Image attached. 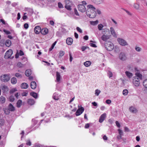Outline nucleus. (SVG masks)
<instances>
[{
    "label": "nucleus",
    "instance_id": "obj_1",
    "mask_svg": "<svg viewBox=\"0 0 147 147\" xmlns=\"http://www.w3.org/2000/svg\"><path fill=\"white\" fill-rule=\"evenodd\" d=\"M87 7L88 8L86 12L87 16L90 18H94L96 16V13L94 11L95 7L92 5H88Z\"/></svg>",
    "mask_w": 147,
    "mask_h": 147
},
{
    "label": "nucleus",
    "instance_id": "obj_2",
    "mask_svg": "<svg viewBox=\"0 0 147 147\" xmlns=\"http://www.w3.org/2000/svg\"><path fill=\"white\" fill-rule=\"evenodd\" d=\"M104 45L106 49L109 51H111L114 48L113 44L110 41L105 42Z\"/></svg>",
    "mask_w": 147,
    "mask_h": 147
},
{
    "label": "nucleus",
    "instance_id": "obj_3",
    "mask_svg": "<svg viewBox=\"0 0 147 147\" xmlns=\"http://www.w3.org/2000/svg\"><path fill=\"white\" fill-rule=\"evenodd\" d=\"M10 75L9 74L2 75L0 77V80L4 82H7L10 80Z\"/></svg>",
    "mask_w": 147,
    "mask_h": 147
},
{
    "label": "nucleus",
    "instance_id": "obj_4",
    "mask_svg": "<svg viewBox=\"0 0 147 147\" xmlns=\"http://www.w3.org/2000/svg\"><path fill=\"white\" fill-rule=\"evenodd\" d=\"M140 76L142 77V75L140 74H139L138 76H135L132 82L135 86L138 87L139 86L140 83V80L139 78H140Z\"/></svg>",
    "mask_w": 147,
    "mask_h": 147
},
{
    "label": "nucleus",
    "instance_id": "obj_5",
    "mask_svg": "<svg viewBox=\"0 0 147 147\" xmlns=\"http://www.w3.org/2000/svg\"><path fill=\"white\" fill-rule=\"evenodd\" d=\"M65 8L68 10H71V7L73 5L72 2L70 0H65Z\"/></svg>",
    "mask_w": 147,
    "mask_h": 147
},
{
    "label": "nucleus",
    "instance_id": "obj_6",
    "mask_svg": "<svg viewBox=\"0 0 147 147\" xmlns=\"http://www.w3.org/2000/svg\"><path fill=\"white\" fill-rule=\"evenodd\" d=\"M13 53V51L11 49H10L8 50L5 53L4 55V58L5 59L9 58L12 55Z\"/></svg>",
    "mask_w": 147,
    "mask_h": 147
},
{
    "label": "nucleus",
    "instance_id": "obj_7",
    "mask_svg": "<svg viewBox=\"0 0 147 147\" xmlns=\"http://www.w3.org/2000/svg\"><path fill=\"white\" fill-rule=\"evenodd\" d=\"M119 59L122 61H125L127 59L126 54L123 52L119 54Z\"/></svg>",
    "mask_w": 147,
    "mask_h": 147
},
{
    "label": "nucleus",
    "instance_id": "obj_8",
    "mask_svg": "<svg viewBox=\"0 0 147 147\" xmlns=\"http://www.w3.org/2000/svg\"><path fill=\"white\" fill-rule=\"evenodd\" d=\"M78 9L79 11L82 12H84L86 11V8L83 4H79L78 5Z\"/></svg>",
    "mask_w": 147,
    "mask_h": 147
},
{
    "label": "nucleus",
    "instance_id": "obj_9",
    "mask_svg": "<svg viewBox=\"0 0 147 147\" xmlns=\"http://www.w3.org/2000/svg\"><path fill=\"white\" fill-rule=\"evenodd\" d=\"M91 2L93 4L99 5L102 4L104 2V0H90Z\"/></svg>",
    "mask_w": 147,
    "mask_h": 147
},
{
    "label": "nucleus",
    "instance_id": "obj_10",
    "mask_svg": "<svg viewBox=\"0 0 147 147\" xmlns=\"http://www.w3.org/2000/svg\"><path fill=\"white\" fill-rule=\"evenodd\" d=\"M78 109L77 111L76 115V116H79L82 114L84 111V109L81 107L80 108H79V106H78Z\"/></svg>",
    "mask_w": 147,
    "mask_h": 147
},
{
    "label": "nucleus",
    "instance_id": "obj_11",
    "mask_svg": "<svg viewBox=\"0 0 147 147\" xmlns=\"http://www.w3.org/2000/svg\"><path fill=\"white\" fill-rule=\"evenodd\" d=\"M117 40L118 41L120 45L123 46L127 45H128V44L127 42L124 39L121 38H118Z\"/></svg>",
    "mask_w": 147,
    "mask_h": 147
},
{
    "label": "nucleus",
    "instance_id": "obj_12",
    "mask_svg": "<svg viewBox=\"0 0 147 147\" xmlns=\"http://www.w3.org/2000/svg\"><path fill=\"white\" fill-rule=\"evenodd\" d=\"M110 36L107 34L103 35L101 37V39L104 41H108L107 40L110 38Z\"/></svg>",
    "mask_w": 147,
    "mask_h": 147
},
{
    "label": "nucleus",
    "instance_id": "obj_13",
    "mask_svg": "<svg viewBox=\"0 0 147 147\" xmlns=\"http://www.w3.org/2000/svg\"><path fill=\"white\" fill-rule=\"evenodd\" d=\"M106 117V114L104 113L102 115L99 119V121L100 123H102L105 119Z\"/></svg>",
    "mask_w": 147,
    "mask_h": 147
},
{
    "label": "nucleus",
    "instance_id": "obj_14",
    "mask_svg": "<svg viewBox=\"0 0 147 147\" xmlns=\"http://www.w3.org/2000/svg\"><path fill=\"white\" fill-rule=\"evenodd\" d=\"M41 30L40 27L38 26H36L34 28V31L36 34H38L40 32H41Z\"/></svg>",
    "mask_w": 147,
    "mask_h": 147
},
{
    "label": "nucleus",
    "instance_id": "obj_15",
    "mask_svg": "<svg viewBox=\"0 0 147 147\" xmlns=\"http://www.w3.org/2000/svg\"><path fill=\"white\" fill-rule=\"evenodd\" d=\"M73 42V39L72 38H68L66 40L67 44L69 45H71Z\"/></svg>",
    "mask_w": 147,
    "mask_h": 147
},
{
    "label": "nucleus",
    "instance_id": "obj_16",
    "mask_svg": "<svg viewBox=\"0 0 147 147\" xmlns=\"http://www.w3.org/2000/svg\"><path fill=\"white\" fill-rule=\"evenodd\" d=\"M48 32V30L47 28H43L41 30V33L42 34H46Z\"/></svg>",
    "mask_w": 147,
    "mask_h": 147
},
{
    "label": "nucleus",
    "instance_id": "obj_17",
    "mask_svg": "<svg viewBox=\"0 0 147 147\" xmlns=\"http://www.w3.org/2000/svg\"><path fill=\"white\" fill-rule=\"evenodd\" d=\"M30 87L32 89H35L36 87V82L34 81L32 82L30 84Z\"/></svg>",
    "mask_w": 147,
    "mask_h": 147
},
{
    "label": "nucleus",
    "instance_id": "obj_18",
    "mask_svg": "<svg viewBox=\"0 0 147 147\" xmlns=\"http://www.w3.org/2000/svg\"><path fill=\"white\" fill-rule=\"evenodd\" d=\"M102 33L103 35L107 34V33H110V30L109 29L107 28H104L102 30Z\"/></svg>",
    "mask_w": 147,
    "mask_h": 147
},
{
    "label": "nucleus",
    "instance_id": "obj_19",
    "mask_svg": "<svg viewBox=\"0 0 147 147\" xmlns=\"http://www.w3.org/2000/svg\"><path fill=\"white\" fill-rule=\"evenodd\" d=\"M130 111L132 113H136L137 112V110L133 107H131L129 108Z\"/></svg>",
    "mask_w": 147,
    "mask_h": 147
},
{
    "label": "nucleus",
    "instance_id": "obj_20",
    "mask_svg": "<svg viewBox=\"0 0 147 147\" xmlns=\"http://www.w3.org/2000/svg\"><path fill=\"white\" fill-rule=\"evenodd\" d=\"M110 30L111 32V34L115 37H117L116 34L115 32L113 27H111L110 28Z\"/></svg>",
    "mask_w": 147,
    "mask_h": 147
},
{
    "label": "nucleus",
    "instance_id": "obj_21",
    "mask_svg": "<svg viewBox=\"0 0 147 147\" xmlns=\"http://www.w3.org/2000/svg\"><path fill=\"white\" fill-rule=\"evenodd\" d=\"M28 86V85L26 83H23L21 85V87L23 89H26Z\"/></svg>",
    "mask_w": 147,
    "mask_h": 147
},
{
    "label": "nucleus",
    "instance_id": "obj_22",
    "mask_svg": "<svg viewBox=\"0 0 147 147\" xmlns=\"http://www.w3.org/2000/svg\"><path fill=\"white\" fill-rule=\"evenodd\" d=\"M28 103L30 105H32L35 103V101L33 99H28Z\"/></svg>",
    "mask_w": 147,
    "mask_h": 147
},
{
    "label": "nucleus",
    "instance_id": "obj_23",
    "mask_svg": "<svg viewBox=\"0 0 147 147\" xmlns=\"http://www.w3.org/2000/svg\"><path fill=\"white\" fill-rule=\"evenodd\" d=\"M10 111H13L15 110V108L14 106L11 103H10L8 106V109Z\"/></svg>",
    "mask_w": 147,
    "mask_h": 147
},
{
    "label": "nucleus",
    "instance_id": "obj_24",
    "mask_svg": "<svg viewBox=\"0 0 147 147\" xmlns=\"http://www.w3.org/2000/svg\"><path fill=\"white\" fill-rule=\"evenodd\" d=\"M56 80L57 82H59L60 80L61 76L58 72H56Z\"/></svg>",
    "mask_w": 147,
    "mask_h": 147
},
{
    "label": "nucleus",
    "instance_id": "obj_25",
    "mask_svg": "<svg viewBox=\"0 0 147 147\" xmlns=\"http://www.w3.org/2000/svg\"><path fill=\"white\" fill-rule=\"evenodd\" d=\"M31 74V70L30 69L26 70L25 72V74L27 76H29Z\"/></svg>",
    "mask_w": 147,
    "mask_h": 147
},
{
    "label": "nucleus",
    "instance_id": "obj_26",
    "mask_svg": "<svg viewBox=\"0 0 147 147\" xmlns=\"http://www.w3.org/2000/svg\"><path fill=\"white\" fill-rule=\"evenodd\" d=\"M30 95L32 96L35 98H37L38 97V95L37 94L34 92H32L30 93Z\"/></svg>",
    "mask_w": 147,
    "mask_h": 147
},
{
    "label": "nucleus",
    "instance_id": "obj_27",
    "mask_svg": "<svg viewBox=\"0 0 147 147\" xmlns=\"http://www.w3.org/2000/svg\"><path fill=\"white\" fill-rule=\"evenodd\" d=\"M11 83L13 84H16L17 82V80L16 78L13 77L12 78L11 80Z\"/></svg>",
    "mask_w": 147,
    "mask_h": 147
},
{
    "label": "nucleus",
    "instance_id": "obj_28",
    "mask_svg": "<svg viewBox=\"0 0 147 147\" xmlns=\"http://www.w3.org/2000/svg\"><path fill=\"white\" fill-rule=\"evenodd\" d=\"M11 41L9 39L6 40L5 42V45L7 47H9L11 44Z\"/></svg>",
    "mask_w": 147,
    "mask_h": 147
},
{
    "label": "nucleus",
    "instance_id": "obj_29",
    "mask_svg": "<svg viewBox=\"0 0 147 147\" xmlns=\"http://www.w3.org/2000/svg\"><path fill=\"white\" fill-rule=\"evenodd\" d=\"M22 100H18L16 104L17 107L18 108L20 107L22 105Z\"/></svg>",
    "mask_w": 147,
    "mask_h": 147
},
{
    "label": "nucleus",
    "instance_id": "obj_30",
    "mask_svg": "<svg viewBox=\"0 0 147 147\" xmlns=\"http://www.w3.org/2000/svg\"><path fill=\"white\" fill-rule=\"evenodd\" d=\"M126 76L129 78H131L132 76V74L128 71H126L125 72Z\"/></svg>",
    "mask_w": 147,
    "mask_h": 147
},
{
    "label": "nucleus",
    "instance_id": "obj_31",
    "mask_svg": "<svg viewBox=\"0 0 147 147\" xmlns=\"http://www.w3.org/2000/svg\"><path fill=\"white\" fill-rule=\"evenodd\" d=\"M91 62L89 61H87L84 63V65L87 67L91 65Z\"/></svg>",
    "mask_w": 147,
    "mask_h": 147
},
{
    "label": "nucleus",
    "instance_id": "obj_32",
    "mask_svg": "<svg viewBox=\"0 0 147 147\" xmlns=\"http://www.w3.org/2000/svg\"><path fill=\"white\" fill-rule=\"evenodd\" d=\"M143 85L146 88H147V79L143 80Z\"/></svg>",
    "mask_w": 147,
    "mask_h": 147
},
{
    "label": "nucleus",
    "instance_id": "obj_33",
    "mask_svg": "<svg viewBox=\"0 0 147 147\" xmlns=\"http://www.w3.org/2000/svg\"><path fill=\"white\" fill-rule=\"evenodd\" d=\"M90 24L93 26L97 25L98 23V21L96 20L95 21H91L90 22Z\"/></svg>",
    "mask_w": 147,
    "mask_h": 147
},
{
    "label": "nucleus",
    "instance_id": "obj_34",
    "mask_svg": "<svg viewBox=\"0 0 147 147\" xmlns=\"http://www.w3.org/2000/svg\"><path fill=\"white\" fill-rule=\"evenodd\" d=\"M5 98L3 96H1L0 97V102L1 103H4L5 102Z\"/></svg>",
    "mask_w": 147,
    "mask_h": 147
},
{
    "label": "nucleus",
    "instance_id": "obj_35",
    "mask_svg": "<svg viewBox=\"0 0 147 147\" xmlns=\"http://www.w3.org/2000/svg\"><path fill=\"white\" fill-rule=\"evenodd\" d=\"M103 27L104 26L101 24H98V28L99 30H102Z\"/></svg>",
    "mask_w": 147,
    "mask_h": 147
},
{
    "label": "nucleus",
    "instance_id": "obj_36",
    "mask_svg": "<svg viewBox=\"0 0 147 147\" xmlns=\"http://www.w3.org/2000/svg\"><path fill=\"white\" fill-rule=\"evenodd\" d=\"M53 98L55 100H58L59 98L58 96V94L56 93H54L53 96Z\"/></svg>",
    "mask_w": 147,
    "mask_h": 147
},
{
    "label": "nucleus",
    "instance_id": "obj_37",
    "mask_svg": "<svg viewBox=\"0 0 147 147\" xmlns=\"http://www.w3.org/2000/svg\"><path fill=\"white\" fill-rule=\"evenodd\" d=\"M5 123V120L3 119H0V126H3Z\"/></svg>",
    "mask_w": 147,
    "mask_h": 147
},
{
    "label": "nucleus",
    "instance_id": "obj_38",
    "mask_svg": "<svg viewBox=\"0 0 147 147\" xmlns=\"http://www.w3.org/2000/svg\"><path fill=\"white\" fill-rule=\"evenodd\" d=\"M65 54L64 52L63 51H60L59 53V57H61L63 56Z\"/></svg>",
    "mask_w": 147,
    "mask_h": 147
},
{
    "label": "nucleus",
    "instance_id": "obj_39",
    "mask_svg": "<svg viewBox=\"0 0 147 147\" xmlns=\"http://www.w3.org/2000/svg\"><path fill=\"white\" fill-rule=\"evenodd\" d=\"M8 87L7 86L5 85H3L2 86V89L4 91H7L8 90Z\"/></svg>",
    "mask_w": 147,
    "mask_h": 147
},
{
    "label": "nucleus",
    "instance_id": "obj_40",
    "mask_svg": "<svg viewBox=\"0 0 147 147\" xmlns=\"http://www.w3.org/2000/svg\"><path fill=\"white\" fill-rule=\"evenodd\" d=\"M57 43V41H55L52 45L51 47L49 49V51H51L54 47L55 46Z\"/></svg>",
    "mask_w": 147,
    "mask_h": 147
},
{
    "label": "nucleus",
    "instance_id": "obj_41",
    "mask_svg": "<svg viewBox=\"0 0 147 147\" xmlns=\"http://www.w3.org/2000/svg\"><path fill=\"white\" fill-rule=\"evenodd\" d=\"M15 76L19 78H21L22 77V76L21 74L19 73H16L15 74Z\"/></svg>",
    "mask_w": 147,
    "mask_h": 147
},
{
    "label": "nucleus",
    "instance_id": "obj_42",
    "mask_svg": "<svg viewBox=\"0 0 147 147\" xmlns=\"http://www.w3.org/2000/svg\"><path fill=\"white\" fill-rule=\"evenodd\" d=\"M9 99L10 102H13L14 100H15L14 96L11 95L10 96Z\"/></svg>",
    "mask_w": 147,
    "mask_h": 147
},
{
    "label": "nucleus",
    "instance_id": "obj_43",
    "mask_svg": "<svg viewBox=\"0 0 147 147\" xmlns=\"http://www.w3.org/2000/svg\"><path fill=\"white\" fill-rule=\"evenodd\" d=\"M10 111L8 109H5L4 110L5 113L7 115H8L10 113Z\"/></svg>",
    "mask_w": 147,
    "mask_h": 147
},
{
    "label": "nucleus",
    "instance_id": "obj_44",
    "mask_svg": "<svg viewBox=\"0 0 147 147\" xmlns=\"http://www.w3.org/2000/svg\"><path fill=\"white\" fill-rule=\"evenodd\" d=\"M107 75L109 78H110L112 77L113 74L110 71H109L107 72Z\"/></svg>",
    "mask_w": 147,
    "mask_h": 147
},
{
    "label": "nucleus",
    "instance_id": "obj_45",
    "mask_svg": "<svg viewBox=\"0 0 147 147\" xmlns=\"http://www.w3.org/2000/svg\"><path fill=\"white\" fill-rule=\"evenodd\" d=\"M128 91L127 89H125L123 91V94L124 95H126L127 94Z\"/></svg>",
    "mask_w": 147,
    "mask_h": 147
},
{
    "label": "nucleus",
    "instance_id": "obj_46",
    "mask_svg": "<svg viewBox=\"0 0 147 147\" xmlns=\"http://www.w3.org/2000/svg\"><path fill=\"white\" fill-rule=\"evenodd\" d=\"M134 7L135 8L138 9L139 8V6L137 3H134Z\"/></svg>",
    "mask_w": 147,
    "mask_h": 147
},
{
    "label": "nucleus",
    "instance_id": "obj_47",
    "mask_svg": "<svg viewBox=\"0 0 147 147\" xmlns=\"http://www.w3.org/2000/svg\"><path fill=\"white\" fill-rule=\"evenodd\" d=\"M17 66L19 67H21L23 66V65L21 63L18 62L17 63Z\"/></svg>",
    "mask_w": 147,
    "mask_h": 147
},
{
    "label": "nucleus",
    "instance_id": "obj_48",
    "mask_svg": "<svg viewBox=\"0 0 147 147\" xmlns=\"http://www.w3.org/2000/svg\"><path fill=\"white\" fill-rule=\"evenodd\" d=\"M100 90L98 89L96 90H95V94L96 96H98L100 93Z\"/></svg>",
    "mask_w": 147,
    "mask_h": 147
},
{
    "label": "nucleus",
    "instance_id": "obj_49",
    "mask_svg": "<svg viewBox=\"0 0 147 147\" xmlns=\"http://www.w3.org/2000/svg\"><path fill=\"white\" fill-rule=\"evenodd\" d=\"M58 7L59 8H62L63 7V5L60 2H59L58 3Z\"/></svg>",
    "mask_w": 147,
    "mask_h": 147
},
{
    "label": "nucleus",
    "instance_id": "obj_50",
    "mask_svg": "<svg viewBox=\"0 0 147 147\" xmlns=\"http://www.w3.org/2000/svg\"><path fill=\"white\" fill-rule=\"evenodd\" d=\"M16 91H17V90L15 88L12 89L10 90V93L11 94H13Z\"/></svg>",
    "mask_w": 147,
    "mask_h": 147
},
{
    "label": "nucleus",
    "instance_id": "obj_51",
    "mask_svg": "<svg viewBox=\"0 0 147 147\" xmlns=\"http://www.w3.org/2000/svg\"><path fill=\"white\" fill-rule=\"evenodd\" d=\"M26 144L27 145L31 146V143L30 140H28L26 141Z\"/></svg>",
    "mask_w": 147,
    "mask_h": 147
},
{
    "label": "nucleus",
    "instance_id": "obj_52",
    "mask_svg": "<svg viewBox=\"0 0 147 147\" xmlns=\"http://www.w3.org/2000/svg\"><path fill=\"white\" fill-rule=\"evenodd\" d=\"M28 94V92L26 91L25 92H24L22 93V95L23 96H26Z\"/></svg>",
    "mask_w": 147,
    "mask_h": 147
},
{
    "label": "nucleus",
    "instance_id": "obj_53",
    "mask_svg": "<svg viewBox=\"0 0 147 147\" xmlns=\"http://www.w3.org/2000/svg\"><path fill=\"white\" fill-rule=\"evenodd\" d=\"M135 50L137 51L140 52L141 51V49L140 47H135Z\"/></svg>",
    "mask_w": 147,
    "mask_h": 147
},
{
    "label": "nucleus",
    "instance_id": "obj_54",
    "mask_svg": "<svg viewBox=\"0 0 147 147\" xmlns=\"http://www.w3.org/2000/svg\"><path fill=\"white\" fill-rule=\"evenodd\" d=\"M69 61L70 62H71L72 60L73 57H72V56L71 55V54L70 53H69Z\"/></svg>",
    "mask_w": 147,
    "mask_h": 147
},
{
    "label": "nucleus",
    "instance_id": "obj_55",
    "mask_svg": "<svg viewBox=\"0 0 147 147\" xmlns=\"http://www.w3.org/2000/svg\"><path fill=\"white\" fill-rule=\"evenodd\" d=\"M87 48H88V47H87L82 46L81 48V49L82 51H84Z\"/></svg>",
    "mask_w": 147,
    "mask_h": 147
},
{
    "label": "nucleus",
    "instance_id": "obj_56",
    "mask_svg": "<svg viewBox=\"0 0 147 147\" xmlns=\"http://www.w3.org/2000/svg\"><path fill=\"white\" fill-rule=\"evenodd\" d=\"M76 30H77L80 33H82V30L80 28H79L78 27H77L76 28Z\"/></svg>",
    "mask_w": 147,
    "mask_h": 147
},
{
    "label": "nucleus",
    "instance_id": "obj_57",
    "mask_svg": "<svg viewBox=\"0 0 147 147\" xmlns=\"http://www.w3.org/2000/svg\"><path fill=\"white\" fill-rule=\"evenodd\" d=\"M3 32L7 34H11V32L9 31H7L5 29L3 30Z\"/></svg>",
    "mask_w": 147,
    "mask_h": 147
},
{
    "label": "nucleus",
    "instance_id": "obj_58",
    "mask_svg": "<svg viewBox=\"0 0 147 147\" xmlns=\"http://www.w3.org/2000/svg\"><path fill=\"white\" fill-rule=\"evenodd\" d=\"M24 27L26 29H27L28 27V24L27 23H25L24 25Z\"/></svg>",
    "mask_w": 147,
    "mask_h": 147
},
{
    "label": "nucleus",
    "instance_id": "obj_59",
    "mask_svg": "<svg viewBox=\"0 0 147 147\" xmlns=\"http://www.w3.org/2000/svg\"><path fill=\"white\" fill-rule=\"evenodd\" d=\"M118 131H119V135H120L122 136L123 133V132H122V131L120 129H118Z\"/></svg>",
    "mask_w": 147,
    "mask_h": 147
},
{
    "label": "nucleus",
    "instance_id": "obj_60",
    "mask_svg": "<svg viewBox=\"0 0 147 147\" xmlns=\"http://www.w3.org/2000/svg\"><path fill=\"white\" fill-rule=\"evenodd\" d=\"M61 32L63 33H65L66 32V30L64 28H62L61 29Z\"/></svg>",
    "mask_w": 147,
    "mask_h": 147
},
{
    "label": "nucleus",
    "instance_id": "obj_61",
    "mask_svg": "<svg viewBox=\"0 0 147 147\" xmlns=\"http://www.w3.org/2000/svg\"><path fill=\"white\" fill-rule=\"evenodd\" d=\"M115 123L117 126L118 127H119L120 126V124L119 123L118 121H116L115 122Z\"/></svg>",
    "mask_w": 147,
    "mask_h": 147
},
{
    "label": "nucleus",
    "instance_id": "obj_62",
    "mask_svg": "<svg viewBox=\"0 0 147 147\" xmlns=\"http://www.w3.org/2000/svg\"><path fill=\"white\" fill-rule=\"evenodd\" d=\"M19 54L20 55L22 56L24 55V53L22 51L20 50L19 51Z\"/></svg>",
    "mask_w": 147,
    "mask_h": 147
},
{
    "label": "nucleus",
    "instance_id": "obj_63",
    "mask_svg": "<svg viewBox=\"0 0 147 147\" xmlns=\"http://www.w3.org/2000/svg\"><path fill=\"white\" fill-rule=\"evenodd\" d=\"M4 43H5V40H1L0 41V45L2 46Z\"/></svg>",
    "mask_w": 147,
    "mask_h": 147
},
{
    "label": "nucleus",
    "instance_id": "obj_64",
    "mask_svg": "<svg viewBox=\"0 0 147 147\" xmlns=\"http://www.w3.org/2000/svg\"><path fill=\"white\" fill-rule=\"evenodd\" d=\"M106 102L107 104H109L111 103V101L110 100L108 99L106 100Z\"/></svg>",
    "mask_w": 147,
    "mask_h": 147
}]
</instances>
